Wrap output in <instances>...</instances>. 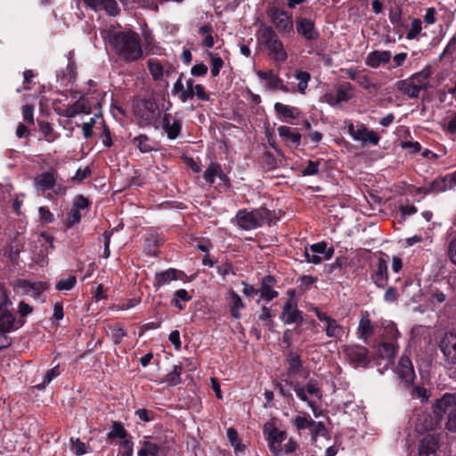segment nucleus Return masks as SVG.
I'll return each instance as SVG.
<instances>
[{
	"mask_svg": "<svg viewBox=\"0 0 456 456\" xmlns=\"http://www.w3.org/2000/svg\"><path fill=\"white\" fill-rule=\"evenodd\" d=\"M110 45L118 58L127 62L138 61L143 55L140 35L131 29L113 33Z\"/></svg>",
	"mask_w": 456,
	"mask_h": 456,
	"instance_id": "obj_1",
	"label": "nucleus"
},
{
	"mask_svg": "<svg viewBox=\"0 0 456 456\" xmlns=\"http://www.w3.org/2000/svg\"><path fill=\"white\" fill-rule=\"evenodd\" d=\"M257 77L264 82V86L267 91H281L283 93L295 94L298 91L301 94H305L308 83L311 80V75L307 71L296 69L294 77L298 80L297 88L289 87L284 81L273 70H256Z\"/></svg>",
	"mask_w": 456,
	"mask_h": 456,
	"instance_id": "obj_2",
	"label": "nucleus"
},
{
	"mask_svg": "<svg viewBox=\"0 0 456 456\" xmlns=\"http://www.w3.org/2000/svg\"><path fill=\"white\" fill-rule=\"evenodd\" d=\"M258 41L270 51L275 61L284 62L287 60L284 45L272 27H265L259 30Z\"/></svg>",
	"mask_w": 456,
	"mask_h": 456,
	"instance_id": "obj_3",
	"label": "nucleus"
},
{
	"mask_svg": "<svg viewBox=\"0 0 456 456\" xmlns=\"http://www.w3.org/2000/svg\"><path fill=\"white\" fill-rule=\"evenodd\" d=\"M134 112L142 126H156L161 116L158 103L152 99L138 101L134 106Z\"/></svg>",
	"mask_w": 456,
	"mask_h": 456,
	"instance_id": "obj_4",
	"label": "nucleus"
},
{
	"mask_svg": "<svg viewBox=\"0 0 456 456\" xmlns=\"http://www.w3.org/2000/svg\"><path fill=\"white\" fill-rule=\"evenodd\" d=\"M347 133L354 142H361L362 146H376L380 141L378 134L369 129L364 124L352 122L348 123Z\"/></svg>",
	"mask_w": 456,
	"mask_h": 456,
	"instance_id": "obj_5",
	"label": "nucleus"
},
{
	"mask_svg": "<svg viewBox=\"0 0 456 456\" xmlns=\"http://www.w3.org/2000/svg\"><path fill=\"white\" fill-rule=\"evenodd\" d=\"M268 216L266 209H254L248 211L240 209L236 214L238 225L243 230H254L261 226Z\"/></svg>",
	"mask_w": 456,
	"mask_h": 456,
	"instance_id": "obj_6",
	"label": "nucleus"
},
{
	"mask_svg": "<svg viewBox=\"0 0 456 456\" xmlns=\"http://www.w3.org/2000/svg\"><path fill=\"white\" fill-rule=\"evenodd\" d=\"M263 432L267 440L269 450L273 455H281V444L286 439V432L279 429L272 421H268L264 425Z\"/></svg>",
	"mask_w": 456,
	"mask_h": 456,
	"instance_id": "obj_7",
	"label": "nucleus"
},
{
	"mask_svg": "<svg viewBox=\"0 0 456 456\" xmlns=\"http://www.w3.org/2000/svg\"><path fill=\"white\" fill-rule=\"evenodd\" d=\"M57 172L56 170H50L39 174L34 181L37 190L45 191L52 190L55 195L62 196L65 194L66 188L56 183Z\"/></svg>",
	"mask_w": 456,
	"mask_h": 456,
	"instance_id": "obj_8",
	"label": "nucleus"
},
{
	"mask_svg": "<svg viewBox=\"0 0 456 456\" xmlns=\"http://www.w3.org/2000/svg\"><path fill=\"white\" fill-rule=\"evenodd\" d=\"M343 352L348 362L354 368L367 367L370 363L369 350L361 345L345 346Z\"/></svg>",
	"mask_w": 456,
	"mask_h": 456,
	"instance_id": "obj_9",
	"label": "nucleus"
},
{
	"mask_svg": "<svg viewBox=\"0 0 456 456\" xmlns=\"http://www.w3.org/2000/svg\"><path fill=\"white\" fill-rule=\"evenodd\" d=\"M313 311L315 313L318 320L322 323V330L326 336L333 339H340L344 334V328L333 317L328 314L314 307Z\"/></svg>",
	"mask_w": 456,
	"mask_h": 456,
	"instance_id": "obj_10",
	"label": "nucleus"
},
{
	"mask_svg": "<svg viewBox=\"0 0 456 456\" xmlns=\"http://www.w3.org/2000/svg\"><path fill=\"white\" fill-rule=\"evenodd\" d=\"M445 362L456 365V332H446L438 343Z\"/></svg>",
	"mask_w": 456,
	"mask_h": 456,
	"instance_id": "obj_11",
	"label": "nucleus"
},
{
	"mask_svg": "<svg viewBox=\"0 0 456 456\" xmlns=\"http://www.w3.org/2000/svg\"><path fill=\"white\" fill-rule=\"evenodd\" d=\"M456 186V170L444 176L437 177L421 190L425 193H440Z\"/></svg>",
	"mask_w": 456,
	"mask_h": 456,
	"instance_id": "obj_12",
	"label": "nucleus"
},
{
	"mask_svg": "<svg viewBox=\"0 0 456 456\" xmlns=\"http://www.w3.org/2000/svg\"><path fill=\"white\" fill-rule=\"evenodd\" d=\"M268 15L277 29L283 33H289L293 30L292 15L281 9L273 7L269 10Z\"/></svg>",
	"mask_w": 456,
	"mask_h": 456,
	"instance_id": "obj_13",
	"label": "nucleus"
},
{
	"mask_svg": "<svg viewBox=\"0 0 456 456\" xmlns=\"http://www.w3.org/2000/svg\"><path fill=\"white\" fill-rule=\"evenodd\" d=\"M375 329L376 325L371 322L369 312H362L357 326V338L366 343L374 334Z\"/></svg>",
	"mask_w": 456,
	"mask_h": 456,
	"instance_id": "obj_14",
	"label": "nucleus"
},
{
	"mask_svg": "<svg viewBox=\"0 0 456 456\" xmlns=\"http://www.w3.org/2000/svg\"><path fill=\"white\" fill-rule=\"evenodd\" d=\"M439 448V437L434 434L425 435L419 442V456H435Z\"/></svg>",
	"mask_w": 456,
	"mask_h": 456,
	"instance_id": "obj_15",
	"label": "nucleus"
},
{
	"mask_svg": "<svg viewBox=\"0 0 456 456\" xmlns=\"http://www.w3.org/2000/svg\"><path fill=\"white\" fill-rule=\"evenodd\" d=\"M280 318L285 324H300L303 322L302 313L291 299L285 303Z\"/></svg>",
	"mask_w": 456,
	"mask_h": 456,
	"instance_id": "obj_16",
	"label": "nucleus"
},
{
	"mask_svg": "<svg viewBox=\"0 0 456 456\" xmlns=\"http://www.w3.org/2000/svg\"><path fill=\"white\" fill-rule=\"evenodd\" d=\"M398 378L406 385L410 386L415 379V372L411 361L407 356H402L396 367Z\"/></svg>",
	"mask_w": 456,
	"mask_h": 456,
	"instance_id": "obj_17",
	"label": "nucleus"
},
{
	"mask_svg": "<svg viewBox=\"0 0 456 456\" xmlns=\"http://www.w3.org/2000/svg\"><path fill=\"white\" fill-rule=\"evenodd\" d=\"M26 320L16 321V317L8 310L0 311V331L10 333L23 326Z\"/></svg>",
	"mask_w": 456,
	"mask_h": 456,
	"instance_id": "obj_18",
	"label": "nucleus"
},
{
	"mask_svg": "<svg viewBox=\"0 0 456 456\" xmlns=\"http://www.w3.org/2000/svg\"><path fill=\"white\" fill-rule=\"evenodd\" d=\"M297 31L305 40L313 41L318 38L319 33L314 28V22L306 18H297L296 20Z\"/></svg>",
	"mask_w": 456,
	"mask_h": 456,
	"instance_id": "obj_19",
	"label": "nucleus"
},
{
	"mask_svg": "<svg viewBox=\"0 0 456 456\" xmlns=\"http://www.w3.org/2000/svg\"><path fill=\"white\" fill-rule=\"evenodd\" d=\"M184 273L175 268H168L163 272L157 273L154 280V287L157 289L170 283L172 281L182 280Z\"/></svg>",
	"mask_w": 456,
	"mask_h": 456,
	"instance_id": "obj_20",
	"label": "nucleus"
},
{
	"mask_svg": "<svg viewBox=\"0 0 456 456\" xmlns=\"http://www.w3.org/2000/svg\"><path fill=\"white\" fill-rule=\"evenodd\" d=\"M456 395L455 394H445L440 399L436 400L434 405V412L438 416L442 417L444 413L456 409Z\"/></svg>",
	"mask_w": 456,
	"mask_h": 456,
	"instance_id": "obj_21",
	"label": "nucleus"
},
{
	"mask_svg": "<svg viewBox=\"0 0 456 456\" xmlns=\"http://www.w3.org/2000/svg\"><path fill=\"white\" fill-rule=\"evenodd\" d=\"M162 128L167 137L174 140L178 137L182 129V121L172 118L169 114H165L162 118Z\"/></svg>",
	"mask_w": 456,
	"mask_h": 456,
	"instance_id": "obj_22",
	"label": "nucleus"
},
{
	"mask_svg": "<svg viewBox=\"0 0 456 456\" xmlns=\"http://www.w3.org/2000/svg\"><path fill=\"white\" fill-rule=\"evenodd\" d=\"M90 8L94 11H105L110 16H116L119 8L115 0H83Z\"/></svg>",
	"mask_w": 456,
	"mask_h": 456,
	"instance_id": "obj_23",
	"label": "nucleus"
},
{
	"mask_svg": "<svg viewBox=\"0 0 456 456\" xmlns=\"http://www.w3.org/2000/svg\"><path fill=\"white\" fill-rule=\"evenodd\" d=\"M391 53L389 51H373L368 53L365 63L367 66L377 69L380 65L389 62Z\"/></svg>",
	"mask_w": 456,
	"mask_h": 456,
	"instance_id": "obj_24",
	"label": "nucleus"
},
{
	"mask_svg": "<svg viewBox=\"0 0 456 456\" xmlns=\"http://www.w3.org/2000/svg\"><path fill=\"white\" fill-rule=\"evenodd\" d=\"M372 280L379 288H385L388 280L387 264L383 258L378 260Z\"/></svg>",
	"mask_w": 456,
	"mask_h": 456,
	"instance_id": "obj_25",
	"label": "nucleus"
},
{
	"mask_svg": "<svg viewBox=\"0 0 456 456\" xmlns=\"http://www.w3.org/2000/svg\"><path fill=\"white\" fill-rule=\"evenodd\" d=\"M288 372L287 379H293L296 376L300 375L303 368L300 355L296 352H290L287 358Z\"/></svg>",
	"mask_w": 456,
	"mask_h": 456,
	"instance_id": "obj_26",
	"label": "nucleus"
},
{
	"mask_svg": "<svg viewBox=\"0 0 456 456\" xmlns=\"http://www.w3.org/2000/svg\"><path fill=\"white\" fill-rule=\"evenodd\" d=\"M203 177L208 184L214 183L216 177H218L222 182L227 181V176L223 172L221 166L215 162L210 163L205 170Z\"/></svg>",
	"mask_w": 456,
	"mask_h": 456,
	"instance_id": "obj_27",
	"label": "nucleus"
},
{
	"mask_svg": "<svg viewBox=\"0 0 456 456\" xmlns=\"http://www.w3.org/2000/svg\"><path fill=\"white\" fill-rule=\"evenodd\" d=\"M273 109L277 117L280 118L296 119L301 113L299 109L281 102H276Z\"/></svg>",
	"mask_w": 456,
	"mask_h": 456,
	"instance_id": "obj_28",
	"label": "nucleus"
},
{
	"mask_svg": "<svg viewBox=\"0 0 456 456\" xmlns=\"http://www.w3.org/2000/svg\"><path fill=\"white\" fill-rule=\"evenodd\" d=\"M228 295L229 297H227V300L229 301L231 315L234 319H240V310L245 308V305L242 302L241 297L234 290H230Z\"/></svg>",
	"mask_w": 456,
	"mask_h": 456,
	"instance_id": "obj_29",
	"label": "nucleus"
},
{
	"mask_svg": "<svg viewBox=\"0 0 456 456\" xmlns=\"http://www.w3.org/2000/svg\"><path fill=\"white\" fill-rule=\"evenodd\" d=\"M278 134L286 142H291L292 145L297 146L300 143L301 134L295 129L287 126L278 127Z\"/></svg>",
	"mask_w": 456,
	"mask_h": 456,
	"instance_id": "obj_30",
	"label": "nucleus"
},
{
	"mask_svg": "<svg viewBox=\"0 0 456 456\" xmlns=\"http://www.w3.org/2000/svg\"><path fill=\"white\" fill-rule=\"evenodd\" d=\"M430 77L429 69H422L421 71L413 74L408 79L421 92L427 90L429 86L428 78Z\"/></svg>",
	"mask_w": 456,
	"mask_h": 456,
	"instance_id": "obj_31",
	"label": "nucleus"
},
{
	"mask_svg": "<svg viewBox=\"0 0 456 456\" xmlns=\"http://www.w3.org/2000/svg\"><path fill=\"white\" fill-rule=\"evenodd\" d=\"M397 88L402 94L412 99L418 98L420 93L416 85L411 83L408 78L399 81L397 84Z\"/></svg>",
	"mask_w": 456,
	"mask_h": 456,
	"instance_id": "obj_32",
	"label": "nucleus"
},
{
	"mask_svg": "<svg viewBox=\"0 0 456 456\" xmlns=\"http://www.w3.org/2000/svg\"><path fill=\"white\" fill-rule=\"evenodd\" d=\"M191 299V296L184 289H177L174 292L171 304L178 308L180 311L184 309V305L182 302H188Z\"/></svg>",
	"mask_w": 456,
	"mask_h": 456,
	"instance_id": "obj_33",
	"label": "nucleus"
},
{
	"mask_svg": "<svg viewBox=\"0 0 456 456\" xmlns=\"http://www.w3.org/2000/svg\"><path fill=\"white\" fill-rule=\"evenodd\" d=\"M353 90L354 86L348 83H343L340 84L337 88V99L338 100L339 103L341 102H346L353 97Z\"/></svg>",
	"mask_w": 456,
	"mask_h": 456,
	"instance_id": "obj_34",
	"label": "nucleus"
},
{
	"mask_svg": "<svg viewBox=\"0 0 456 456\" xmlns=\"http://www.w3.org/2000/svg\"><path fill=\"white\" fill-rule=\"evenodd\" d=\"M148 66L151 76L155 79H159L168 73L167 69L157 59L150 60Z\"/></svg>",
	"mask_w": 456,
	"mask_h": 456,
	"instance_id": "obj_35",
	"label": "nucleus"
},
{
	"mask_svg": "<svg viewBox=\"0 0 456 456\" xmlns=\"http://www.w3.org/2000/svg\"><path fill=\"white\" fill-rule=\"evenodd\" d=\"M287 384L293 388L294 392L297 395V397L302 400L303 402H306L307 404L314 410V403L312 401H309L307 398V392L305 387L301 386L297 382H294L292 379H286Z\"/></svg>",
	"mask_w": 456,
	"mask_h": 456,
	"instance_id": "obj_36",
	"label": "nucleus"
},
{
	"mask_svg": "<svg viewBox=\"0 0 456 456\" xmlns=\"http://www.w3.org/2000/svg\"><path fill=\"white\" fill-rule=\"evenodd\" d=\"M133 144L142 153H149L153 150L150 138L145 134H140L133 139Z\"/></svg>",
	"mask_w": 456,
	"mask_h": 456,
	"instance_id": "obj_37",
	"label": "nucleus"
},
{
	"mask_svg": "<svg viewBox=\"0 0 456 456\" xmlns=\"http://www.w3.org/2000/svg\"><path fill=\"white\" fill-rule=\"evenodd\" d=\"M397 352V346L395 342H383L379 348L380 357L391 361Z\"/></svg>",
	"mask_w": 456,
	"mask_h": 456,
	"instance_id": "obj_38",
	"label": "nucleus"
},
{
	"mask_svg": "<svg viewBox=\"0 0 456 456\" xmlns=\"http://www.w3.org/2000/svg\"><path fill=\"white\" fill-rule=\"evenodd\" d=\"M70 451L76 456H82L89 452V445L82 442L79 438L70 437Z\"/></svg>",
	"mask_w": 456,
	"mask_h": 456,
	"instance_id": "obj_39",
	"label": "nucleus"
},
{
	"mask_svg": "<svg viewBox=\"0 0 456 456\" xmlns=\"http://www.w3.org/2000/svg\"><path fill=\"white\" fill-rule=\"evenodd\" d=\"M291 421L297 430L309 429V428L314 424V420L310 415L305 412L297 415Z\"/></svg>",
	"mask_w": 456,
	"mask_h": 456,
	"instance_id": "obj_40",
	"label": "nucleus"
},
{
	"mask_svg": "<svg viewBox=\"0 0 456 456\" xmlns=\"http://www.w3.org/2000/svg\"><path fill=\"white\" fill-rule=\"evenodd\" d=\"M182 367L180 365H175L173 370L167 373L164 379V381L168 386L174 387L181 382Z\"/></svg>",
	"mask_w": 456,
	"mask_h": 456,
	"instance_id": "obj_41",
	"label": "nucleus"
},
{
	"mask_svg": "<svg viewBox=\"0 0 456 456\" xmlns=\"http://www.w3.org/2000/svg\"><path fill=\"white\" fill-rule=\"evenodd\" d=\"M308 249L312 253H315L316 255H318V254H324V258L326 260L330 259L332 255H333V253H334V249L333 248H329L327 250V244L324 241L314 243V244L311 245Z\"/></svg>",
	"mask_w": 456,
	"mask_h": 456,
	"instance_id": "obj_42",
	"label": "nucleus"
},
{
	"mask_svg": "<svg viewBox=\"0 0 456 456\" xmlns=\"http://www.w3.org/2000/svg\"><path fill=\"white\" fill-rule=\"evenodd\" d=\"M48 286L46 282L44 281H32L31 287L29 288V290L28 292V296L35 298L39 299L42 293L47 289Z\"/></svg>",
	"mask_w": 456,
	"mask_h": 456,
	"instance_id": "obj_43",
	"label": "nucleus"
},
{
	"mask_svg": "<svg viewBox=\"0 0 456 456\" xmlns=\"http://www.w3.org/2000/svg\"><path fill=\"white\" fill-rule=\"evenodd\" d=\"M61 372L59 370V366H55L50 370H48L44 377V380L42 383L36 385V387L39 390H44L46 386L55 378L60 376Z\"/></svg>",
	"mask_w": 456,
	"mask_h": 456,
	"instance_id": "obj_44",
	"label": "nucleus"
},
{
	"mask_svg": "<svg viewBox=\"0 0 456 456\" xmlns=\"http://www.w3.org/2000/svg\"><path fill=\"white\" fill-rule=\"evenodd\" d=\"M77 284V278L74 275H69L66 279H61L56 283V289L59 291H69Z\"/></svg>",
	"mask_w": 456,
	"mask_h": 456,
	"instance_id": "obj_45",
	"label": "nucleus"
},
{
	"mask_svg": "<svg viewBox=\"0 0 456 456\" xmlns=\"http://www.w3.org/2000/svg\"><path fill=\"white\" fill-rule=\"evenodd\" d=\"M194 80L192 78H189L186 80V87H184V91L179 95V99L182 102H186L189 100L193 99L194 97Z\"/></svg>",
	"mask_w": 456,
	"mask_h": 456,
	"instance_id": "obj_46",
	"label": "nucleus"
},
{
	"mask_svg": "<svg viewBox=\"0 0 456 456\" xmlns=\"http://www.w3.org/2000/svg\"><path fill=\"white\" fill-rule=\"evenodd\" d=\"M127 436V432L120 422H114L110 432L108 434L109 438H120L125 439Z\"/></svg>",
	"mask_w": 456,
	"mask_h": 456,
	"instance_id": "obj_47",
	"label": "nucleus"
},
{
	"mask_svg": "<svg viewBox=\"0 0 456 456\" xmlns=\"http://www.w3.org/2000/svg\"><path fill=\"white\" fill-rule=\"evenodd\" d=\"M209 56L211 60V75L212 77H216L219 75L220 69L224 66V61L214 53H210Z\"/></svg>",
	"mask_w": 456,
	"mask_h": 456,
	"instance_id": "obj_48",
	"label": "nucleus"
},
{
	"mask_svg": "<svg viewBox=\"0 0 456 456\" xmlns=\"http://www.w3.org/2000/svg\"><path fill=\"white\" fill-rule=\"evenodd\" d=\"M422 29L421 20L419 19H412L411 22V27L407 32L406 38L407 39H414L416 38Z\"/></svg>",
	"mask_w": 456,
	"mask_h": 456,
	"instance_id": "obj_49",
	"label": "nucleus"
},
{
	"mask_svg": "<svg viewBox=\"0 0 456 456\" xmlns=\"http://www.w3.org/2000/svg\"><path fill=\"white\" fill-rule=\"evenodd\" d=\"M210 31H211L210 26L204 25L200 28V32L203 36H205L203 38V41H202V45H203V46H205L207 48L213 47V45L215 44L214 37H212V35H210Z\"/></svg>",
	"mask_w": 456,
	"mask_h": 456,
	"instance_id": "obj_50",
	"label": "nucleus"
},
{
	"mask_svg": "<svg viewBox=\"0 0 456 456\" xmlns=\"http://www.w3.org/2000/svg\"><path fill=\"white\" fill-rule=\"evenodd\" d=\"M31 283V281L18 279L13 283V289L19 294L28 295Z\"/></svg>",
	"mask_w": 456,
	"mask_h": 456,
	"instance_id": "obj_51",
	"label": "nucleus"
},
{
	"mask_svg": "<svg viewBox=\"0 0 456 456\" xmlns=\"http://www.w3.org/2000/svg\"><path fill=\"white\" fill-rule=\"evenodd\" d=\"M81 220V212L71 207L70 211L68 214V217L65 221V225L68 228H71L77 224Z\"/></svg>",
	"mask_w": 456,
	"mask_h": 456,
	"instance_id": "obj_52",
	"label": "nucleus"
},
{
	"mask_svg": "<svg viewBox=\"0 0 456 456\" xmlns=\"http://www.w3.org/2000/svg\"><path fill=\"white\" fill-rule=\"evenodd\" d=\"M258 291L261 298L265 301H271L278 297V292L269 286L260 285Z\"/></svg>",
	"mask_w": 456,
	"mask_h": 456,
	"instance_id": "obj_53",
	"label": "nucleus"
},
{
	"mask_svg": "<svg viewBox=\"0 0 456 456\" xmlns=\"http://www.w3.org/2000/svg\"><path fill=\"white\" fill-rule=\"evenodd\" d=\"M126 335V330L120 325H115L110 328V336L115 344L121 343Z\"/></svg>",
	"mask_w": 456,
	"mask_h": 456,
	"instance_id": "obj_54",
	"label": "nucleus"
},
{
	"mask_svg": "<svg viewBox=\"0 0 456 456\" xmlns=\"http://www.w3.org/2000/svg\"><path fill=\"white\" fill-rule=\"evenodd\" d=\"M40 129L42 133L47 137V142H52L58 138V135L53 133V129L49 123H40Z\"/></svg>",
	"mask_w": 456,
	"mask_h": 456,
	"instance_id": "obj_55",
	"label": "nucleus"
},
{
	"mask_svg": "<svg viewBox=\"0 0 456 456\" xmlns=\"http://www.w3.org/2000/svg\"><path fill=\"white\" fill-rule=\"evenodd\" d=\"M384 336L387 339L395 340L399 337V331L394 322H389L385 326Z\"/></svg>",
	"mask_w": 456,
	"mask_h": 456,
	"instance_id": "obj_56",
	"label": "nucleus"
},
{
	"mask_svg": "<svg viewBox=\"0 0 456 456\" xmlns=\"http://www.w3.org/2000/svg\"><path fill=\"white\" fill-rule=\"evenodd\" d=\"M89 206H90V202H89L88 199H86L83 195L77 196L72 204V208L80 212L82 210L88 208Z\"/></svg>",
	"mask_w": 456,
	"mask_h": 456,
	"instance_id": "obj_57",
	"label": "nucleus"
},
{
	"mask_svg": "<svg viewBox=\"0 0 456 456\" xmlns=\"http://www.w3.org/2000/svg\"><path fill=\"white\" fill-rule=\"evenodd\" d=\"M319 166L320 163L318 161L309 160L306 167L303 168L302 175L304 176L317 175L319 172Z\"/></svg>",
	"mask_w": 456,
	"mask_h": 456,
	"instance_id": "obj_58",
	"label": "nucleus"
},
{
	"mask_svg": "<svg viewBox=\"0 0 456 456\" xmlns=\"http://www.w3.org/2000/svg\"><path fill=\"white\" fill-rule=\"evenodd\" d=\"M38 213L41 221L45 224H51L54 221L53 214L46 207H40Z\"/></svg>",
	"mask_w": 456,
	"mask_h": 456,
	"instance_id": "obj_59",
	"label": "nucleus"
},
{
	"mask_svg": "<svg viewBox=\"0 0 456 456\" xmlns=\"http://www.w3.org/2000/svg\"><path fill=\"white\" fill-rule=\"evenodd\" d=\"M142 447L149 456H158L160 449L157 444L149 441H144Z\"/></svg>",
	"mask_w": 456,
	"mask_h": 456,
	"instance_id": "obj_60",
	"label": "nucleus"
},
{
	"mask_svg": "<svg viewBox=\"0 0 456 456\" xmlns=\"http://www.w3.org/2000/svg\"><path fill=\"white\" fill-rule=\"evenodd\" d=\"M12 304V303L9 298L7 291L0 286V311L8 309Z\"/></svg>",
	"mask_w": 456,
	"mask_h": 456,
	"instance_id": "obj_61",
	"label": "nucleus"
},
{
	"mask_svg": "<svg viewBox=\"0 0 456 456\" xmlns=\"http://www.w3.org/2000/svg\"><path fill=\"white\" fill-rule=\"evenodd\" d=\"M75 108L78 111V114H89L91 112V107L89 103L83 98H80L75 103Z\"/></svg>",
	"mask_w": 456,
	"mask_h": 456,
	"instance_id": "obj_62",
	"label": "nucleus"
},
{
	"mask_svg": "<svg viewBox=\"0 0 456 456\" xmlns=\"http://www.w3.org/2000/svg\"><path fill=\"white\" fill-rule=\"evenodd\" d=\"M446 428L450 432L456 433V409H453L448 414V419L446 422Z\"/></svg>",
	"mask_w": 456,
	"mask_h": 456,
	"instance_id": "obj_63",
	"label": "nucleus"
},
{
	"mask_svg": "<svg viewBox=\"0 0 456 456\" xmlns=\"http://www.w3.org/2000/svg\"><path fill=\"white\" fill-rule=\"evenodd\" d=\"M447 253L450 260L456 265V237L449 241Z\"/></svg>",
	"mask_w": 456,
	"mask_h": 456,
	"instance_id": "obj_64",
	"label": "nucleus"
}]
</instances>
